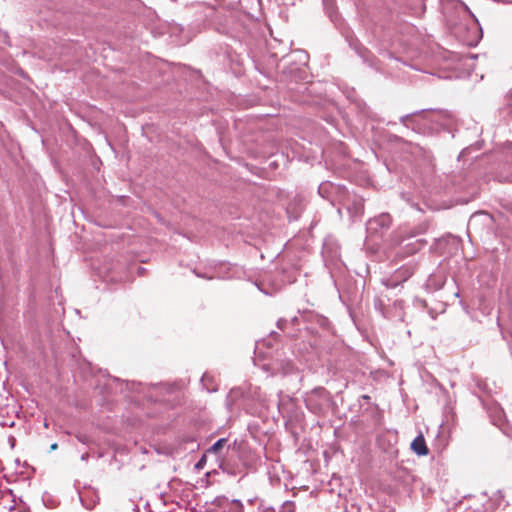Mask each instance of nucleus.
Masks as SVG:
<instances>
[{"mask_svg":"<svg viewBox=\"0 0 512 512\" xmlns=\"http://www.w3.org/2000/svg\"><path fill=\"white\" fill-rule=\"evenodd\" d=\"M472 29V35L468 39L464 40L468 46H476L482 37L481 29L476 23L473 25Z\"/></svg>","mask_w":512,"mask_h":512,"instance_id":"nucleus-8","label":"nucleus"},{"mask_svg":"<svg viewBox=\"0 0 512 512\" xmlns=\"http://www.w3.org/2000/svg\"><path fill=\"white\" fill-rule=\"evenodd\" d=\"M295 503L293 501H285L282 503L279 512H294Z\"/></svg>","mask_w":512,"mask_h":512,"instance_id":"nucleus-11","label":"nucleus"},{"mask_svg":"<svg viewBox=\"0 0 512 512\" xmlns=\"http://www.w3.org/2000/svg\"><path fill=\"white\" fill-rule=\"evenodd\" d=\"M359 214L362 215L363 214V211H362V205H360V208H359Z\"/></svg>","mask_w":512,"mask_h":512,"instance_id":"nucleus-21","label":"nucleus"},{"mask_svg":"<svg viewBox=\"0 0 512 512\" xmlns=\"http://www.w3.org/2000/svg\"><path fill=\"white\" fill-rule=\"evenodd\" d=\"M336 190V186L330 182L319 185L318 192L322 197H328V193Z\"/></svg>","mask_w":512,"mask_h":512,"instance_id":"nucleus-9","label":"nucleus"},{"mask_svg":"<svg viewBox=\"0 0 512 512\" xmlns=\"http://www.w3.org/2000/svg\"><path fill=\"white\" fill-rule=\"evenodd\" d=\"M411 115H404L400 118L401 123L408 126L407 121L410 119Z\"/></svg>","mask_w":512,"mask_h":512,"instance_id":"nucleus-16","label":"nucleus"},{"mask_svg":"<svg viewBox=\"0 0 512 512\" xmlns=\"http://www.w3.org/2000/svg\"><path fill=\"white\" fill-rule=\"evenodd\" d=\"M236 444V441L230 444L227 438H220L206 450V454L214 456L218 468L222 471H227L229 467L227 455L230 450H234Z\"/></svg>","mask_w":512,"mask_h":512,"instance_id":"nucleus-1","label":"nucleus"},{"mask_svg":"<svg viewBox=\"0 0 512 512\" xmlns=\"http://www.w3.org/2000/svg\"><path fill=\"white\" fill-rule=\"evenodd\" d=\"M88 457H89V454H88V453H84V454H82V456H81V460H83V461H87Z\"/></svg>","mask_w":512,"mask_h":512,"instance_id":"nucleus-19","label":"nucleus"},{"mask_svg":"<svg viewBox=\"0 0 512 512\" xmlns=\"http://www.w3.org/2000/svg\"><path fill=\"white\" fill-rule=\"evenodd\" d=\"M213 381V377L205 373L201 378V383L203 387L206 388L208 392H214L217 390L215 386H213L211 383Z\"/></svg>","mask_w":512,"mask_h":512,"instance_id":"nucleus-10","label":"nucleus"},{"mask_svg":"<svg viewBox=\"0 0 512 512\" xmlns=\"http://www.w3.org/2000/svg\"><path fill=\"white\" fill-rule=\"evenodd\" d=\"M210 456L209 454H206V452L203 454V456L200 458V460L197 462V464L195 465V467L197 469H202L204 464L206 463V459L207 457Z\"/></svg>","mask_w":512,"mask_h":512,"instance_id":"nucleus-12","label":"nucleus"},{"mask_svg":"<svg viewBox=\"0 0 512 512\" xmlns=\"http://www.w3.org/2000/svg\"><path fill=\"white\" fill-rule=\"evenodd\" d=\"M382 283L387 287V288H394L397 286V283L396 282H392L390 281L389 279H385L382 281Z\"/></svg>","mask_w":512,"mask_h":512,"instance_id":"nucleus-14","label":"nucleus"},{"mask_svg":"<svg viewBox=\"0 0 512 512\" xmlns=\"http://www.w3.org/2000/svg\"><path fill=\"white\" fill-rule=\"evenodd\" d=\"M291 321H292V323H295V322L297 321V317H293V318L291 319Z\"/></svg>","mask_w":512,"mask_h":512,"instance_id":"nucleus-22","label":"nucleus"},{"mask_svg":"<svg viewBox=\"0 0 512 512\" xmlns=\"http://www.w3.org/2000/svg\"><path fill=\"white\" fill-rule=\"evenodd\" d=\"M329 402V393L324 388H316L306 399L307 407L314 413L320 414Z\"/></svg>","mask_w":512,"mask_h":512,"instance_id":"nucleus-3","label":"nucleus"},{"mask_svg":"<svg viewBox=\"0 0 512 512\" xmlns=\"http://www.w3.org/2000/svg\"><path fill=\"white\" fill-rule=\"evenodd\" d=\"M411 449L418 456H426L429 453L424 436L422 434L414 438L411 443Z\"/></svg>","mask_w":512,"mask_h":512,"instance_id":"nucleus-6","label":"nucleus"},{"mask_svg":"<svg viewBox=\"0 0 512 512\" xmlns=\"http://www.w3.org/2000/svg\"><path fill=\"white\" fill-rule=\"evenodd\" d=\"M375 308L379 310L384 317L388 319L397 318L399 321H404V303L402 300H397L393 304L394 314L384 310V305L380 299L375 300Z\"/></svg>","mask_w":512,"mask_h":512,"instance_id":"nucleus-4","label":"nucleus"},{"mask_svg":"<svg viewBox=\"0 0 512 512\" xmlns=\"http://www.w3.org/2000/svg\"><path fill=\"white\" fill-rule=\"evenodd\" d=\"M1 496H2V511L4 509H6V506H4V503H15V499H14V495L12 493V490L11 489H2V493H1ZM7 509L9 510V512H12L14 511V506L12 505H8L7 506Z\"/></svg>","mask_w":512,"mask_h":512,"instance_id":"nucleus-7","label":"nucleus"},{"mask_svg":"<svg viewBox=\"0 0 512 512\" xmlns=\"http://www.w3.org/2000/svg\"><path fill=\"white\" fill-rule=\"evenodd\" d=\"M287 323H288V321L286 319L281 318V319L278 320L277 326H278L279 329L284 330L286 325H287Z\"/></svg>","mask_w":512,"mask_h":512,"instance_id":"nucleus-13","label":"nucleus"},{"mask_svg":"<svg viewBox=\"0 0 512 512\" xmlns=\"http://www.w3.org/2000/svg\"><path fill=\"white\" fill-rule=\"evenodd\" d=\"M392 224V218L388 213L380 215L368 220L366 231L369 237H381L387 232Z\"/></svg>","mask_w":512,"mask_h":512,"instance_id":"nucleus-2","label":"nucleus"},{"mask_svg":"<svg viewBox=\"0 0 512 512\" xmlns=\"http://www.w3.org/2000/svg\"><path fill=\"white\" fill-rule=\"evenodd\" d=\"M213 504H215L216 506H220V507H226L229 505L228 512H243L244 511V506H243L242 502L238 499H233V500L229 501V499L224 496H218L213 501Z\"/></svg>","mask_w":512,"mask_h":512,"instance_id":"nucleus-5","label":"nucleus"},{"mask_svg":"<svg viewBox=\"0 0 512 512\" xmlns=\"http://www.w3.org/2000/svg\"><path fill=\"white\" fill-rule=\"evenodd\" d=\"M4 38H6V35H3V34H2V38H1V41H2V42H4V40H5Z\"/></svg>","mask_w":512,"mask_h":512,"instance_id":"nucleus-23","label":"nucleus"},{"mask_svg":"<svg viewBox=\"0 0 512 512\" xmlns=\"http://www.w3.org/2000/svg\"><path fill=\"white\" fill-rule=\"evenodd\" d=\"M51 450L57 449V443H53L50 447Z\"/></svg>","mask_w":512,"mask_h":512,"instance_id":"nucleus-20","label":"nucleus"},{"mask_svg":"<svg viewBox=\"0 0 512 512\" xmlns=\"http://www.w3.org/2000/svg\"><path fill=\"white\" fill-rule=\"evenodd\" d=\"M456 7H460L461 9H463L466 13L468 14H471V12L469 11V8L461 1H458L457 4H456Z\"/></svg>","mask_w":512,"mask_h":512,"instance_id":"nucleus-15","label":"nucleus"},{"mask_svg":"<svg viewBox=\"0 0 512 512\" xmlns=\"http://www.w3.org/2000/svg\"><path fill=\"white\" fill-rule=\"evenodd\" d=\"M399 273L404 275V280H406L411 275V273L408 271V269H405L404 271H399Z\"/></svg>","mask_w":512,"mask_h":512,"instance_id":"nucleus-18","label":"nucleus"},{"mask_svg":"<svg viewBox=\"0 0 512 512\" xmlns=\"http://www.w3.org/2000/svg\"><path fill=\"white\" fill-rule=\"evenodd\" d=\"M8 443H9L10 447L13 448L15 446V438L13 436H9Z\"/></svg>","mask_w":512,"mask_h":512,"instance_id":"nucleus-17","label":"nucleus"}]
</instances>
